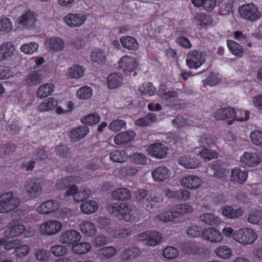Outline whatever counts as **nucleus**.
<instances>
[{
	"mask_svg": "<svg viewBox=\"0 0 262 262\" xmlns=\"http://www.w3.org/2000/svg\"><path fill=\"white\" fill-rule=\"evenodd\" d=\"M58 102L54 98H49L44 100L38 106V110L40 112H46L51 110L57 106Z\"/></svg>",
	"mask_w": 262,
	"mask_h": 262,
	"instance_id": "4c0bfd02",
	"label": "nucleus"
},
{
	"mask_svg": "<svg viewBox=\"0 0 262 262\" xmlns=\"http://www.w3.org/2000/svg\"><path fill=\"white\" fill-rule=\"evenodd\" d=\"M84 70L82 67L74 66L70 68L68 70V76L70 78L78 79L83 75Z\"/></svg>",
	"mask_w": 262,
	"mask_h": 262,
	"instance_id": "de8ad7c7",
	"label": "nucleus"
},
{
	"mask_svg": "<svg viewBox=\"0 0 262 262\" xmlns=\"http://www.w3.org/2000/svg\"><path fill=\"white\" fill-rule=\"evenodd\" d=\"M91 58L93 62L102 63L105 60V54L102 50H94L92 53Z\"/></svg>",
	"mask_w": 262,
	"mask_h": 262,
	"instance_id": "13d9d810",
	"label": "nucleus"
},
{
	"mask_svg": "<svg viewBox=\"0 0 262 262\" xmlns=\"http://www.w3.org/2000/svg\"><path fill=\"white\" fill-rule=\"evenodd\" d=\"M260 162V158L256 152L245 151L240 159V162L244 166L255 167Z\"/></svg>",
	"mask_w": 262,
	"mask_h": 262,
	"instance_id": "4468645a",
	"label": "nucleus"
},
{
	"mask_svg": "<svg viewBox=\"0 0 262 262\" xmlns=\"http://www.w3.org/2000/svg\"><path fill=\"white\" fill-rule=\"evenodd\" d=\"M126 127V122L121 119H117L111 122L109 125L108 128L114 132H119L122 128Z\"/></svg>",
	"mask_w": 262,
	"mask_h": 262,
	"instance_id": "4d7b16f0",
	"label": "nucleus"
},
{
	"mask_svg": "<svg viewBox=\"0 0 262 262\" xmlns=\"http://www.w3.org/2000/svg\"><path fill=\"white\" fill-rule=\"evenodd\" d=\"M89 132V127L83 125L71 130L69 136L74 141H77L84 138Z\"/></svg>",
	"mask_w": 262,
	"mask_h": 262,
	"instance_id": "4be33fe9",
	"label": "nucleus"
},
{
	"mask_svg": "<svg viewBox=\"0 0 262 262\" xmlns=\"http://www.w3.org/2000/svg\"><path fill=\"white\" fill-rule=\"evenodd\" d=\"M122 76L117 73L109 75L107 78V85L111 89L118 88L122 84Z\"/></svg>",
	"mask_w": 262,
	"mask_h": 262,
	"instance_id": "cd10ccee",
	"label": "nucleus"
},
{
	"mask_svg": "<svg viewBox=\"0 0 262 262\" xmlns=\"http://www.w3.org/2000/svg\"><path fill=\"white\" fill-rule=\"evenodd\" d=\"M111 195L116 200L125 201L130 198L131 192L127 188H120L113 191Z\"/></svg>",
	"mask_w": 262,
	"mask_h": 262,
	"instance_id": "a878e982",
	"label": "nucleus"
},
{
	"mask_svg": "<svg viewBox=\"0 0 262 262\" xmlns=\"http://www.w3.org/2000/svg\"><path fill=\"white\" fill-rule=\"evenodd\" d=\"M206 56L203 50H193L187 55V64L190 69H197L205 62Z\"/></svg>",
	"mask_w": 262,
	"mask_h": 262,
	"instance_id": "39448f33",
	"label": "nucleus"
},
{
	"mask_svg": "<svg viewBox=\"0 0 262 262\" xmlns=\"http://www.w3.org/2000/svg\"><path fill=\"white\" fill-rule=\"evenodd\" d=\"M168 198L177 199L179 201H186L190 198V192L185 189H180L176 191L168 190L166 193Z\"/></svg>",
	"mask_w": 262,
	"mask_h": 262,
	"instance_id": "5701e85b",
	"label": "nucleus"
},
{
	"mask_svg": "<svg viewBox=\"0 0 262 262\" xmlns=\"http://www.w3.org/2000/svg\"><path fill=\"white\" fill-rule=\"evenodd\" d=\"M248 172L245 170H241L238 168L232 169L231 179L233 181L242 183L247 180Z\"/></svg>",
	"mask_w": 262,
	"mask_h": 262,
	"instance_id": "c85d7f7f",
	"label": "nucleus"
},
{
	"mask_svg": "<svg viewBox=\"0 0 262 262\" xmlns=\"http://www.w3.org/2000/svg\"><path fill=\"white\" fill-rule=\"evenodd\" d=\"M50 251L54 256L61 257L67 253L68 249L61 245H55L51 247Z\"/></svg>",
	"mask_w": 262,
	"mask_h": 262,
	"instance_id": "bf43d9fd",
	"label": "nucleus"
},
{
	"mask_svg": "<svg viewBox=\"0 0 262 262\" xmlns=\"http://www.w3.org/2000/svg\"><path fill=\"white\" fill-rule=\"evenodd\" d=\"M120 42L124 48L128 49H137L138 48V43L136 39L131 36H126L120 38Z\"/></svg>",
	"mask_w": 262,
	"mask_h": 262,
	"instance_id": "a19ab883",
	"label": "nucleus"
},
{
	"mask_svg": "<svg viewBox=\"0 0 262 262\" xmlns=\"http://www.w3.org/2000/svg\"><path fill=\"white\" fill-rule=\"evenodd\" d=\"M118 63L119 68L122 69L124 72L130 73L138 67L137 60L128 56L122 57Z\"/></svg>",
	"mask_w": 262,
	"mask_h": 262,
	"instance_id": "2eb2a0df",
	"label": "nucleus"
},
{
	"mask_svg": "<svg viewBox=\"0 0 262 262\" xmlns=\"http://www.w3.org/2000/svg\"><path fill=\"white\" fill-rule=\"evenodd\" d=\"M162 238V234L156 231H150L148 240L146 244L149 246H155L160 243Z\"/></svg>",
	"mask_w": 262,
	"mask_h": 262,
	"instance_id": "a18cd8bd",
	"label": "nucleus"
},
{
	"mask_svg": "<svg viewBox=\"0 0 262 262\" xmlns=\"http://www.w3.org/2000/svg\"><path fill=\"white\" fill-rule=\"evenodd\" d=\"M45 46L50 49H63L64 47L63 40L58 37L47 38L45 41Z\"/></svg>",
	"mask_w": 262,
	"mask_h": 262,
	"instance_id": "393cba45",
	"label": "nucleus"
},
{
	"mask_svg": "<svg viewBox=\"0 0 262 262\" xmlns=\"http://www.w3.org/2000/svg\"><path fill=\"white\" fill-rule=\"evenodd\" d=\"M257 238V235L253 229L244 228L236 231L233 239L243 245L252 244Z\"/></svg>",
	"mask_w": 262,
	"mask_h": 262,
	"instance_id": "7ed1b4c3",
	"label": "nucleus"
},
{
	"mask_svg": "<svg viewBox=\"0 0 262 262\" xmlns=\"http://www.w3.org/2000/svg\"><path fill=\"white\" fill-rule=\"evenodd\" d=\"M157 217L164 223L172 222L176 219L172 209L171 211H165L159 214L157 216Z\"/></svg>",
	"mask_w": 262,
	"mask_h": 262,
	"instance_id": "e2e57ef3",
	"label": "nucleus"
},
{
	"mask_svg": "<svg viewBox=\"0 0 262 262\" xmlns=\"http://www.w3.org/2000/svg\"><path fill=\"white\" fill-rule=\"evenodd\" d=\"M202 236L204 240L212 243H219L223 239L222 234L217 229L212 227L205 228L202 232Z\"/></svg>",
	"mask_w": 262,
	"mask_h": 262,
	"instance_id": "1a4fd4ad",
	"label": "nucleus"
},
{
	"mask_svg": "<svg viewBox=\"0 0 262 262\" xmlns=\"http://www.w3.org/2000/svg\"><path fill=\"white\" fill-rule=\"evenodd\" d=\"M238 11L241 16L247 20L255 21L261 17L258 8L252 3L243 5L239 7Z\"/></svg>",
	"mask_w": 262,
	"mask_h": 262,
	"instance_id": "20e7f679",
	"label": "nucleus"
},
{
	"mask_svg": "<svg viewBox=\"0 0 262 262\" xmlns=\"http://www.w3.org/2000/svg\"><path fill=\"white\" fill-rule=\"evenodd\" d=\"M19 204V199L12 192H5L0 195V213L11 212L17 208Z\"/></svg>",
	"mask_w": 262,
	"mask_h": 262,
	"instance_id": "f03ea898",
	"label": "nucleus"
},
{
	"mask_svg": "<svg viewBox=\"0 0 262 262\" xmlns=\"http://www.w3.org/2000/svg\"><path fill=\"white\" fill-rule=\"evenodd\" d=\"M116 253V249L111 246L105 247L99 250L98 253L101 257L110 258Z\"/></svg>",
	"mask_w": 262,
	"mask_h": 262,
	"instance_id": "5fc2aeb1",
	"label": "nucleus"
},
{
	"mask_svg": "<svg viewBox=\"0 0 262 262\" xmlns=\"http://www.w3.org/2000/svg\"><path fill=\"white\" fill-rule=\"evenodd\" d=\"M19 244V241L16 239L7 241L5 238H3L0 240V245L4 246L5 249L7 250H11L13 249H15Z\"/></svg>",
	"mask_w": 262,
	"mask_h": 262,
	"instance_id": "052dcab7",
	"label": "nucleus"
},
{
	"mask_svg": "<svg viewBox=\"0 0 262 262\" xmlns=\"http://www.w3.org/2000/svg\"><path fill=\"white\" fill-rule=\"evenodd\" d=\"M55 151L57 156L61 158H68L70 154L69 148L64 145L56 147Z\"/></svg>",
	"mask_w": 262,
	"mask_h": 262,
	"instance_id": "338daca9",
	"label": "nucleus"
},
{
	"mask_svg": "<svg viewBox=\"0 0 262 262\" xmlns=\"http://www.w3.org/2000/svg\"><path fill=\"white\" fill-rule=\"evenodd\" d=\"M222 214L229 219L238 218L244 214V211L241 208L234 209L231 206H225L222 209Z\"/></svg>",
	"mask_w": 262,
	"mask_h": 262,
	"instance_id": "bb28decb",
	"label": "nucleus"
},
{
	"mask_svg": "<svg viewBox=\"0 0 262 262\" xmlns=\"http://www.w3.org/2000/svg\"><path fill=\"white\" fill-rule=\"evenodd\" d=\"M91 249L90 244L86 242L76 243L72 247V251L78 254H83L88 253Z\"/></svg>",
	"mask_w": 262,
	"mask_h": 262,
	"instance_id": "37998d69",
	"label": "nucleus"
},
{
	"mask_svg": "<svg viewBox=\"0 0 262 262\" xmlns=\"http://www.w3.org/2000/svg\"><path fill=\"white\" fill-rule=\"evenodd\" d=\"M79 232L75 230H68L62 233L59 237V241L63 244L67 245H75L81 239Z\"/></svg>",
	"mask_w": 262,
	"mask_h": 262,
	"instance_id": "6e6552de",
	"label": "nucleus"
},
{
	"mask_svg": "<svg viewBox=\"0 0 262 262\" xmlns=\"http://www.w3.org/2000/svg\"><path fill=\"white\" fill-rule=\"evenodd\" d=\"M200 145L202 147L209 146L214 143V139L210 135L204 134L199 140Z\"/></svg>",
	"mask_w": 262,
	"mask_h": 262,
	"instance_id": "680f3d73",
	"label": "nucleus"
},
{
	"mask_svg": "<svg viewBox=\"0 0 262 262\" xmlns=\"http://www.w3.org/2000/svg\"><path fill=\"white\" fill-rule=\"evenodd\" d=\"M253 143L257 146L262 147V132L258 130L253 132L250 134Z\"/></svg>",
	"mask_w": 262,
	"mask_h": 262,
	"instance_id": "774afa93",
	"label": "nucleus"
},
{
	"mask_svg": "<svg viewBox=\"0 0 262 262\" xmlns=\"http://www.w3.org/2000/svg\"><path fill=\"white\" fill-rule=\"evenodd\" d=\"M193 21L198 25L205 27L211 25L213 19L209 15L200 13L195 14Z\"/></svg>",
	"mask_w": 262,
	"mask_h": 262,
	"instance_id": "c756f323",
	"label": "nucleus"
},
{
	"mask_svg": "<svg viewBox=\"0 0 262 262\" xmlns=\"http://www.w3.org/2000/svg\"><path fill=\"white\" fill-rule=\"evenodd\" d=\"M135 133L133 130H127L118 134L114 138L116 144L121 145L129 142L134 140Z\"/></svg>",
	"mask_w": 262,
	"mask_h": 262,
	"instance_id": "aec40b11",
	"label": "nucleus"
},
{
	"mask_svg": "<svg viewBox=\"0 0 262 262\" xmlns=\"http://www.w3.org/2000/svg\"><path fill=\"white\" fill-rule=\"evenodd\" d=\"M141 254V251L137 247H131L126 249L121 253V259L123 261H127L130 259L137 257Z\"/></svg>",
	"mask_w": 262,
	"mask_h": 262,
	"instance_id": "2f4dec72",
	"label": "nucleus"
},
{
	"mask_svg": "<svg viewBox=\"0 0 262 262\" xmlns=\"http://www.w3.org/2000/svg\"><path fill=\"white\" fill-rule=\"evenodd\" d=\"M151 175L155 181L163 182L169 177V170L165 166H159L152 171Z\"/></svg>",
	"mask_w": 262,
	"mask_h": 262,
	"instance_id": "412c9836",
	"label": "nucleus"
},
{
	"mask_svg": "<svg viewBox=\"0 0 262 262\" xmlns=\"http://www.w3.org/2000/svg\"><path fill=\"white\" fill-rule=\"evenodd\" d=\"M100 120V116L97 113H93L83 118L81 122L83 124L92 125L98 123Z\"/></svg>",
	"mask_w": 262,
	"mask_h": 262,
	"instance_id": "864d4df0",
	"label": "nucleus"
},
{
	"mask_svg": "<svg viewBox=\"0 0 262 262\" xmlns=\"http://www.w3.org/2000/svg\"><path fill=\"white\" fill-rule=\"evenodd\" d=\"M62 227V224L56 220L45 223L40 226V232L47 235H53L58 232Z\"/></svg>",
	"mask_w": 262,
	"mask_h": 262,
	"instance_id": "f8f14e48",
	"label": "nucleus"
},
{
	"mask_svg": "<svg viewBox=\"0 0 262 262\" xmlns=\"http://www.w3.org/2000/svg\"><path fill=\"white\" fill-rule=\"evenodd\" d=\"M178 163L188 169H195L201 164V162L194 156H186L180 157Z\"/></svg>",
	"mask_w": 262,
	"mask_h": 262,
	"instance_id": "a211bd4d",
	"label": "nucleus"
},
{
	"mask_svg": "<svg viewBox=\"0 0 262 262\" xmlns=\"http://www.w3.org/2000/svg\"><path fill=\"white\" fill-rule=\"evenodd\" d=\"M54 86L51 83H45L38 89L37 96L40 98H44L50 95L53 91Z\"/></svg>",
	"mask_w": 262,
	"mask_h": 262,
	"instance_id": "58836bf2",
	"label": "nucleus"
},
{
	"mask_svg": "<svg viewBox=\"0 0 262 262\" xmlns=\"http://www.w3.org/2000/svg\"><path fill=\"white\" fill-rule=\"evenodd\" d=\"M215 254L222 259H229L232 255V251L230 248L226 246H222L215 250Z\"/></svg>",
	"mask_w": 262,
	"mask_h": 262,
	"instance_id": "c03bdc74",
	"label": "nucleus"
},
{
	"mask_svg": "<svg viewBox=\"0 0 262 262\" xmlns=\"http://www.w3.org/2000/svg\"><path fill=\"white\" fill-rule=\"evenodd\" d=\"M180 183L182 186L190 189H196L202 184V180L199 177L194 176H188L181 178Z\"/></svg>",
	"mask_w": 262,
	"mask_h": 262,
	"instance_id": "dca6fc26",
	"label": "nucleus"
},
{
	"mask_svg": "<svg viewBox=\"0 0 262 262\" xmlns=\"http://www.w3.org/2000/svg\"><path fill=\"white\" fill-rule=\"evenodd\" d=\"M178 250L173 247L166 248L163 253L164 257L167 259H173L178 256Z\"/></svg>",
	"mask_w": 262,
	"mask_h": 262,
	"instance_id": "69168bd1",
	"label": "nucleus"
},
{
	"mask_svg": "<svg viewBox=\"0 0 262 262\" xmlns=\"http://www.w3.org/2000/svg\"><path fill=\"white\" fill-rule=\"evenodd\" d=\"M233 0H223L220 4V14L222 15L228 14L231 11Z\"/></svg>",
	"mask_w": 262,
	"mask_h": 262,
	"instance_id": "8fccbe9b",
	"label": "nucleus"
},
{
	"mask_svg": "<svg viewBox=\"0 0 262 262\" xmlns=\"http://www.w3.org/2000/svg\"><path fill=\"white\" fill-rule=\"evenodd\" d=\"M178 93L174 91H168L164 92L162 93L161 97L163 99L169 102L172 101V103L170 104L171 106L176 105L178 103V100L177 98Z\"/></svg>",
	"mask_w": 262,
	"mask_h": 262,
	"instance_id": "49530a36",
	"label": "nucleus"
},
{
	"mask_svg": "<svg viewBox=\"0 0 262 262\" xmlns=\"http://www.w3.org/2000/svg\"><path fill=\"white\" fill-rule=\"evenodd\" d=\"M42 76L39 73L32 72L27 75L24 82L29 86H33L40 83L41 82Z\"/></svg>",
	"mask_w": 262,
	"mask_h": 262,
	"instance_id": "ea45409f",
	"label": "nucleus"
},
{
	"mask_svg": "<svg viewBox=\"0 0 262 262\" xmlns=\"http://www.w3.org/2000/svg\"><path fill=\"white\" fill-rule=\"evenodd\" d=\"M149 155L156 159H162L167 155V147L162 143H154L147 148Z\"/></svg>",
	"mask_w": 262,
	"mask_h": 262,
	"instance_id": "9b49d317",
	"label": "nucleus"
},
{
	"mask_svg": "<svg viewBox=\"0 0 262 262\" xmlns=\"http://www.w3.org/2000/svg\"><path fill=\"white\" fill-rule=\"evenodd\" d=\"M91 194V190L84 186L81 187L80 189L75 185L72 186L68 192H66L65 195L67 196H72L74 201L80 202L87 199Z\"/></svg>",
	"mask_w": 262,
	"mask_h": 262,
	"instance_id": "423d86ee",
	"label": "nucleus"
},
{
	"mask_svg": "<svg viewBox=\"0 0 262 262\" xmlns=\"http://www.w3.org/2000/svg\"><path fill=\"white\" fill-rule=\"evenodd\" d=\"M80 207L81 212L85 214H91L95 212L98 209L97 204L94 201L83 202Z\"/></svg>",
	"mask_w": 262,
	"mask_h": 262,
	"instance_id": "c9c22d12",
	"label": "nucleus"
},
{
	"mask_svg": "<svg viewBox=\"0 0 262 262\" xmlns=\"http://www.w3.org/2000/svg\"><path fill=\"white\" fill-rule=\"evenodd\" d=\"M224 111L226 119H232V120L228 121V125L232 124L235 119L237 121H243L247 120L249 117V112L248 111H243V112L239 110L235 111L231 107L224 108Z\"/></svg>",
	"mask_w": 262,
	"mask_h": 262,
	"instance_id": "0eeeda50",
	"label": "nucleus"
},
{
	"mask_svg": "<svg viewBox=\"0 0 262 262\" xmlns=\"http://www.w3.org/2000/svg\"><path fill=\"white\" fill-rule=\"evenodd\" d=\"M173 213L176 218H178L184 214L191 213L193 209L191 206L187 204H181L177 205L172 208Z\"/></svg>",
	"mask_w": 262,
	"mask_h": 262,
	"instance_id": "b1692460",
	"label": "nucleus"
},
{
	"mask_svg": "<svg viewBox=\"0 0 262 262\" xmlns=\"http://www.w3.org/2000/svg\"><path fill=\"white\" fill-rule=\"evenodd\" d=\"M261 217V211L258 209L251 210L249 212L248 221L252 224H257Z\"/></svg>",
	"mask_w": 262,
	"mask_h": 262,
	"instance_id": "6e6d98bb",
	"label": "nucleus"
},
{
	"mask_svg": "<svg viewBox=\"0 0 262 262\" xmlns=\"http://www.w3.org/2000/svg\"><path fill=\"white\" fill-rule=\"evenodd\" d=\"M26 227L22 224H16L8 228L5 231L6 235L9 237H14L24 233Z\"/></svg>",
	"mask_w": 262,
	"mask_h": 262,
	"instance_id": "473e14b6",
	"label": "nucleus"
},
{
	"mask_svg": "<svg viewBox=\"0 0 262 262\" xmlns=\"http://www.w3.org/2000/svg\"><path fill=\"white\" fill-rule=\"evenodd\" d=\"M211 169L214 171L213 176L219 178H223L229 173L225 165L221 163L216 162L210 166Z\"/></svg>",
	"mask_w": 262,
	"mask_h": 262,
	"instance_id": "7c9ffc66",
	"label": "nucleus"
},
{
	"mask_svg": "<svg viewBox=\"0 0 262 262\" xmlns=\"http://www.w3.org/2000/svg\"><path fill=\"white\" fill-rule=\"evenodd\" d=\"M59 207L58 202L56 200H51L41 203L38 206L37 209L39 213L46 214L56 211Z\"/></svg>",
	"mask_w": 262,
	"mask_h": 262,
	"instance_id": "f3484780",
	"label": "nucleus"
},
{
	"mask_svg": "<svg viewBox=\"0 0 262 262\" xmlns=\"http://www.w3.org/2000/svg\"><path fill=\"white\" fill-rule=\"evenodd\" d=\"M72 186H75V184H71V183L69 182L68 177L62 180H59L56 184V187L57 189L60 190L66 189V192H68Z\"/></svg>",
	"mask_w": 262,
	"mask_h": 262,
	"instance_id": "0e129e2a",
	"label": "nucleus"
},
{
	"mask_svg": "<svg viewBox=\"0 0 262 262\" xmlns=\"http://www.w3.org/2000/svg\"><path fill=\"white\" fill-rule=\"evenodd\" d=\"M200 219L202 222L210 226L219 225L221 222V220L218 216L211 213L201 214L200 216Z\"/></svg>",
	"mask_w": 262,
	"mask_h": 262,
	"instance_id": "72a5a7b5",
	"label": "nucleus"
},
{
	"mask_svg": "<svg viewBox=\"0 0 262 262\" xmlns=\"http://www.w3.org/2000/svg\"><path fill=\"white\" fill-rule=\"evenodd\" d=\"M86 20V16L82 13H69L63 17V21L70 27L81 26Z\"/></svg>",
	"mask_w": 262,
	"mask_h": 262,
	"instance_id": "9d476101",
	"label": "nucleus"
},
{
	"mask_svg": "<svg viewBox=\"0 0 262 262\" xmlns=\"http://www.w3.org/2000/svg\"><path fill=\"white\" fill-rule=\"evenodd\" d=\"M36 21L37 19L35 15L31 12L25 13L18 19V23L19 24L25 26L28 29L34 28Z\"/></svg>",
	"mask_w": 262,
	"mask_h": 262,
	"instance_id": "6ab92c4d",
	"label": "nucleus"
},
{
	"mask_svg": "<svg viewBox=\"0 0 262 262\" xmlns=\"http://www.w3.org/2000/svg\"><path fill=\"white\" fill-rule=\"evenodd\" d=\"M80 230L88 236H93L96 232V228L92 223L89 222H82L80 225Z\"/></svg>",
	"mask_w": 262,
	"mask_h": 262,
	"instance_id": "79ce46f5",
	"label": "nucleus"
},
{
	"mask_svg": "<svg viewBox=\"0 0 262 262\" xmlns=\"http://www.w3.org/2000/svg\"><path fill=\"white\" fill-rule=\"evenodd\" d=\"M203 230L202 227L198 225L189 226L186 229L187 235L190 237H196L202 235Z\"/></svg>",
	"mask_w": 262,
	"mask_h": 262,
	"instance_id": "3c124183",
	"label": "nucleus"
},
{
	"mask_svg": "<svg viewBox=\"0 0 262 262\" xmlns=\"http://www.w3.org/2000/svg\"><path fill=\"white\" fill-rule=\"evenodd\" d=\"M110 159L114 162L123 163L127 160V156L123 150H117L111 152Z\"/></svg>",
	"mask_w": 262,
	"mask_h": 262,
	"instance_id": "e433bc0d",
	"label": "nucleus"
},
{
	"mask_svg": "<svg viewBox=\"0 0 262 262\" xmlns=\"http://www.w3.org/2000/svg\"><path fill=\"white\" fill-rule=\"evenodd\" d=\"M139 91L141 92L142 96H152L155 93L156 88L151 83L149 82L140 86Z\"/></svg>",
	"mask_w": 262,
	"mask_h": 262,
	"instance_id": "09e8293b",
	"label": "nucleus"
},
{
	"mask_svg": "<svg viewBox=\"0 0 262 262\" xmlns=\"http://www.w3.org/2000/svg\"><path fill=\"white\" fill-rule=\"evenodd\" d=\"M24 189L26 193L31 199L36 198L42 193V187L38 182L31 180L24 185Z\"/></svg>",
	"mask_w": 262,
	"mask_h": 262,
	"instance_id": "ddd939ff",
	"label": "nucleus"
},
{
	"mask_svg": "<svg viewBox=\"0 0 262 262\" xmlns=\"http://www.w3.org/2000/svg\"><path fill=\"white\" fill-rule=\"evenodd\" d=\"M107 210L119 220L129 221L132 218L133 206L125 203H111L106 207Z\"/></svg>",
	"mask_w": 262,
	"mask_h": 262,
	"instance_id": "f257e3e1",
	"label": "nucleus"
},
{
	"mask_svg": "<svg viewBox=\"0 0 262 262\" xmlns=\"http://www.w3.org/2000/svg\"><path fill=\"white\" fill-rule=\"evenodd\" d=\"M156 121V115L154 113H149L144 117L138 119L135 121V124L139 126H146L150 125Z\"/></svg>",
	"mask_w": 262,
	"mask_h": 262,
	"instance_id": "f704fd0d",
	"label": "nucleus"
},
{
	"mask_svg": "<svg viewBox=\"0 0 262 262\" xmlns=\"http://www.w3.org/2000/svg\"><path fill=\"white\" fill-rule=\"evenodd\" d=\"M92 95V89L91 87L85 85L80 88L77 92V97L80 99H87Z\"/></svg>",
	"mask_w": 262,
	"mask_h": 262,
	"instance_id": "603ef678",
	"label": "nucleus"
}]
</instances>
